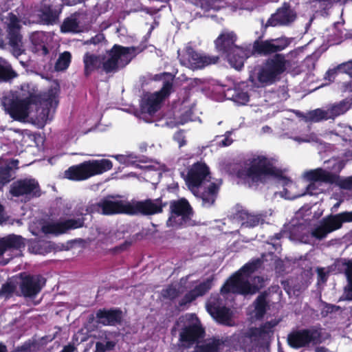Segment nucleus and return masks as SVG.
I'll return each instance as SVG.
<instances>
[{
	"label": "nucleus",
	"instance_id": "nucleus-23",
	"mask_svg": "<svg viewBox=\"0 0 352 352\" xmlns=\"http://www.w3.org/2000/svg\"><path fill=\"white\" fill-rule=\"evenodd\" d=\"M84 221L82 219H69L45 224L42 227V231L45 234H59L65 233L70 229L82 227Z\"/></svg>",
	"mask_w": 352,
	"mask_h": 352
},
{
	"label": "nucleus",
	"instance_id": "nucleus-64",
	"mask_svg": "<svg viewBox=\"0 0 352 352\" xmlns=\"http://www.w3.org/2000/svg\"><path fill=\"white\" fill-rule=\"evenodd\" d=\"M262 131L263 133H270L272 131V129L270 126H265L262 128Z\"/></svg>",
	"mask_w": 352,
	"mask_h": 352
},
{
	"label": "nucleus",
	"instance_id": "nucleus-24",
	"mask_svg": "<svg viewBox=\"0 0 352 352\" xmlns=\"http://www.w3.org/2000/svg\"><path fill=\"white\" fill-rule=\"evenodd\" d=\"M302 177L308 181L322 182L327 184H336L338 175L322 168H316L305 171Z\"/></svg>",
	"mask_w": 352,
	"mask_h": 352
},
{
	"label": "nucleus",
	"instance_id": "nucleus-7",
	"mask_svg": "<svg viewBox=\"0 0 352 352\" xmlns=\"http://www.w3.org/2000/svg\"><path fill=\"white\" fill-rule=\"evenodd\" d=\"M237 36L232 31H223L214 41L218 52L225 54L230 65L236 69H241L245 60L251 56L250 49L243 48L235 45Z\"/></svg>",
	"mask_w": 352,
	"mask_h": 352
},
{
	"label": "nucleus",
	"instance_id": "nucleus-19",
	"mask_svg": "<svg viewBox=\"0 0 352 352\" xmlns=\"http://www.w3.org/2000/svg\"><path fill=\"white\" fill-rule=\"evenodd\" d=\"M166 206V203H162L161 199H146L143 201L131 200V214L152 215L161 212Z\"/></svg>",
	"mask_w": 352,
	"mask_h": 352
},
{
	"label": "nucleus",
	"instance_id": "nucleus-15",
	"mask_svg": "<svg viewBox=\"0 0 352 352\" xmlns=\"http://www.w3.org/2000/svg\"><path fill=\"white\" fill-rule=\"evenodd\" d=\"M292 42V38L280 37L265 41L256 40L253 44L252 54L256 52L259 54L270 55L285 50Z\"/></svg>",
	"mask_w": 352,
	"mask_h": 352
},
{
	"label": "nucleus",
	"instance_id": "nucleus-45",
	"mask_svg": "<svg viewBox=\"0 0 352 352\" xmlns=\"http://www.w3.org/2000/svg\"><path fill=\"white\" fill-rule=\"evenodd\" d=\"M116 345V341H107L105 344L102 342H97L94 352H105L106 351H111L114 349Z\"/></svg>",
	"mask_w": 352,
	"mask_h": 352
},
{
	"label": "nucleus",
	"instance_id": "nucleus-59",
	"mask_svg": "<svg viewBox=\"0 0 352 352\" xmlns=\"http://www.w3.org/2000/svg\"><path fill=\"white\" fill-rule=\"evenodd\" d=\"M204 83V80L200 78H193L190 80L189 86L190 88H195L201 85Z\"/></svg>",
	"mask_w": 352,
	"mask_h": 352
},
{
	"label": "nucleus",
	"instance_id": "nucleus-49",
	"mask_svg": "<svg viewBox=\"0 0 352 352\" xmlns=\"http://www.w3.org/2000/svg\"><path fill=\"white\" fill-rule=\"evenodd\" d=\"M16 289V285L12 282H8L4 284L0 289V294L8 296L14 292Z\"/></svg>",
	"mask_w": 352,
	"mask_h": 352
},
{
	"label": "nucleus",
	"instance_id": "nucleus-36",
	"mask_svg": "<svg viewBox=\"0 0 352 352\" xmlns=\"http://www.w3.org/2000/svg\"><path fill=\"white\" fill-rule=\"evenodd\" d=\"M338 71L347 74L349 76H350V77L352 79V60L340 65L337 68L329 70L327 72L326 78H328L329 80H332V78H334V75L336 74ZM349 84V89L352 90V80L350 81Z\"/></svg>",
	"mask_w": 352,
	"mask_h": 352
},
{
	"label": "nucleus",
	"instance_id": "nucleus-60",
	"mask_svg": "<svg viewBox=\"0 0 352 352\" xmlns=\"http://www.w3.org/2000/svg\"><path fill=\"white\" fill-rule=\"evenodd\" d=\"M192 111L191 109L187 111L185 114L182 115L180 123L184 124L185 122L191 120Z\"/></svg>",
	"mask_w": 352,
	"mask_h": 352
},
{
	"label": "nucleus",
	"instance_id": "nucleus-10",
	"mask_svg": "<svg viewBox=\"0 0 352 352\" xmlns=\"http://www.w3.org/2000/svg\"><path fill=\"white\" fill-rule=\"evenodd\" d=\"M177 54L181 64L191 69H202L219 60L218 56L199 54L190 46L179 50Z\"/></svg>",
	"mask_w": 352,
	"mask_h": 352
},
{
	"label": "nucleus",
	"instance_id": "nucleus-11",
	"mask_svg": "<svg viewBox=\"0 0 352 352\" xmlns=\"http://www.w3.org/2000/svg\"><path fill=\"white\" fill-rule=\"evenodd\" d=\"M171 88L172 84L165 82L160 91L144 96L140 106L143 119L146 120L144 116L145 114L152 116L160 109L162 102L170 94Z\"/></svg>",
	"mask_w": 352,
	"mask_h": 352
},
{
	"label": "nucleus",
	"instance_id": "nucleus-16",
	"mask_svg": "<svg viewBox=\"0 0 352 352\" xmlns=\"http://www.w3.org/2000/svg\"><path fill=\"white\" fill-rule=\"evenodd\" d=\"M62 8L63 5L58 3V0H43L41 8L38 10V21L46 25L56 23Z\"/></svg>",
	"mask_w": 352,
	"mask_h": 352
},
{
	"label": "nucleus",
	"instance_id": "nucleus-1",
	"mask_svg": "<svg viewBox=\"0 0 352 352\" xmlns=\"http://www.w3.org/2000/svg\"><path fill=\"white\" fill-rule=\"evenodd\" d=\"M56 97V89H51L47 92L38 95L29 85H23L21 98L8 95L2 98L1 104L5 111L14 120L25 122L34 110H38L37 106L39 103L42 106V110L36 117L46 120L48 119L50 109H54L58 104Z\"/></svg>",
	"mask_w": 352,
	"mask_h": 352
},
{
	"label": "nucleus",
	"instance_id": "nucleus-31",
	"mask_svg": "<svg viewBox=\"0 0 352 352\" xmlns=\"http://www.w3.org/2000/svg\"><path fill=\"white\" fill-rule=\"evenodd\" d=\"M47 39L45 34L43 32H36L31 34L30 40L33 45L32 51L38 55L45 56L49 53V50L45 45V41Z\"/></svg>",
	"mask_w": 352,
	"mask_h": 352
},
{
	"label": "nucleus",
	"instance_id": "nucleus-47",
	"mask_svg": "<svg viewBox=\"0 0 352 352\" xmlns=\"http://www.w3.org/2000/svg\"><path fill=\"white\" fill-rule=\"evenodd\" d=\"M336 184L340 186L341 188L352 190V176L347 177L345 178H340L338 176V179Z\"/></svg>",
	"mask_w": 352,
	"mask_h": 352
},
{
	"label": "nucleus",
	"instance_id": "nucleus-55",
	"mask_svg": "<svg viewBox=\"0 0 352 352\" xmlns=\"http://www.w3.org/2000/svg\"><path fill=\"white\" fill-rule=\"evenodd\" d=\"M34 342L28 341L25 342L22 346L17 348L18 352H31L32 348L34 346Z\"/></svg>",
	"mask_w": 352,
	"mask_h": 352
},
{
	"label": "nucleus",
	"instance_id": "nucleus-26",
	"mask_svg": "<svg viewBox=\"0 0 352 352\" xmlns=\"http://www.w3.org/2000/svg\"><path fill=\"white\" fill-rule=\"evenodd\" d=\"M262 338L252 329L249 333L241 336L239 339L240 346L245 352H260L263 344Z\"/></svg>",
	"mask_w": 352,
	"mask_h": 352
},
{
	"label": "nucleus",
	"instance_id": "nucleus-43",
	"mask_svg": "<svg viewBox=\"0 0 352 352\" xmlns=\"http://www.w3.org/2000/svg\"><path fill=\"white\" fill-rule=\"evenodd\" d=\"M336 133L344 141H352V127L349 125H339L336 130Z\"/></svg>",
	"mask_w": 352,
	"mask_h": 352
},
{
	"label": "nucleus",
	"instance_id": "nucleus-54",
	"mask_svg": "<svg viewBox=\"0 0 352 352\" xmlns=\"http://www.w3.org/2000/svg\"><path fill=\"white\" fill-rule=\"evenodd\" d=\"M104 39V36L102 34H98L94 37H92L91 39L87 40L85 42V44L89 45L94 44L96 45Z\"/></svg>",
	"mask_w": 352,
	"mask_h": 352
},
{
	"label": "nucleus",
	"instance_id": "nucleus-17",
	"mask_svg": "<svg viewBox=\"0 0 352 352\" xmlns=\"http://www.w3.org/2000/svg\"><path fill=\"white\" fill-rule=\"evenodd\" d=\"M102 214L111 215L119 213L131 214V201L118 199L113 197H107L101 199L97 204Z\"/></svg>",
	"mask_w": 352,
	"mask_h": 352
},
{
	"label": "nucleus",
	"instance_id": "nucleus-44",
	"mask_svg": "<svg viewBox=\"0 0 352 352\" xmlns=\"http://www.w3.org/2000/svg\"><path fill=\"white\" fill-rule=\"evenodd\" d=\"M266 306L265 296L263 294L258 296L255 301V311L257 318H261L264 315L266 311Z\"/></svg>",
	"mask_w": 352,
	"mask_h": 352
},
{
	"label": "nucleus",
	"instance_id": "nucleus-25",
	"mask_svg": "<svg viewBox=\"0 0 352 352\" xmlns=\"http://www.w3.org/2000/svg\"><path fill=\"white\" fill-rule=\"evenodd\" d=\"M97 322L106 326H116L122 321V312L119 309H100L96 312Z\"/></svg>",
	"mask_w": 352,
	"mask_h": 352
},
{
	"label": "nucleus",
	"instance_id": "nucleus-14",
	"mask_svg": "<svg viewBox=\"0 0 352 352\" xmlns=\"http://www.w3.org/2000/svg\"><path fill=\"white\" fill-rule=\"evenodd\" d=\"M320 331L315 329H305L294 331L287 337L289 346L293 348H301L307 346L309 343L317 344L324 341Z\"/></svg>",
	"mask_w": 352,
	"mask_h": 352
},
{
	"label": "nucleus",
	"instance_id": "nucleus-22",
	"mask_svg": "<svg viewBox=\"0 0 352 352\" xmlns=\"http://www.w3.org/2000/svg\"><path fill=\"white\" fill-rule=\"evenodd\" d=\"M206 307L209 314L217 321L228 326L232 325L230 310L225 306H221L218 298L215 297L210 298Z\"/></svg>",
	"mask_w": 352,
	"mask_h": 352
},
{
	"label": "nucleus",
	"instance_id": "nucleus-39",
	"mask_svg": "<svg viewBox=\"0 0 352 352\" xmlns=\"http://www.w3.org/2000/svg\"><path fill=\"white\" fill-rule=\"evenodd\" d=\"M2 20L6 24L8 32L19 31L21 28L20 21L13 13H8L6 16L3 17Z\"/></svg>",
	"mask_w": 352,
	"mask_h": 352
},
{
	"label": "nucleus",
	"instance_id": "nucleus-58",
	"mask_svg": "<svg viewBox=\"0 0 352 352\" xmlns=\"http://www.w3.org/2000/svg\"><path fill=\"white\" fill-rule=\"evenodd\" d=\"M340 309V307L333 305H326L322 314L323 315H327L329 313H333Z\"/></svg>",
	"mask_w": 352,
	"mask_h": 352
},
{
	"label": "nucleus",
	"instance_id": "nucleus-5",
	"mask_svg": "<svg viewBox=\"0 0 352 352\" xmlns=\"http://www.w3.org/2000/svg\"><path fill=\"white\" fill-rule=\"evenodd\" d=\"M261 265L259 258L245 264L227 280L221 289V294L232 292L246 295L257 292L264 286V279L260 276H252L251 274Z\"/></svg>",
	"mask_w": 352,
	"mask_h": 352
},
{
	"label": "nucleus",
	"instance_id": "nucleus-40",
	"mask_svg": "<svg viewBox=\"0 0 352 352\" xmlns=\"http://www.w3.org/2000/svg\"><path fill=\"white\" fill-rule=\"evenodd\" d=\"M349 284L345 287L344 293L340 298V300H352V260L349 261L347 264V270L346 272Z\"/></svg>",
	"mask_w": 352,
	"mask_h": 352
},
{
	"label": "nucleus",
	"instance_id": "nucleus-21",
	"mask_svg": "<svg viewBox=\"0 0 352 352\" xmlns=\"http://www.w3.org/2000/svg\"><path fill=\"white\" fill-rule=\"evenodd\" d=\"M296 19V12L288 3H284L268 19L266 26L289 25Z\"/></svg>",
	"mask_w": 352,
	"mask_h": 352
},
{
	"label": "nucleus",
	"instance_id": "nucleus-29",
	"mask_svg": "<svg viewBox=\"0 0 352 352\" xmlns=\"http://www.w3.org/2000/svg\"><path fill=\"white\" fill-rule=\"evenodd\" d=\"M25 246L24 239L19 235L10 234L0 239V256L7 250H19Z\"/></svg>",
	"mask_w": 352,
	"mask_h": 352
},
{
	"label": "nucleus",
	"instance_id": "nucleus-9",
	"mask_svg": "<svg viewBox=\"0 0 352 352\" xmlns=\"http://www.w3.org/2000/svg\"><path fill=\"white\" fill-rule=\"evenodd\" d=\"M112 166V162L109 160H89L69 167L65 171L64 177L70 180H85L106 172L111 169Z\"/></svg>",
	"mask_w": 352,
	"mask_h": 352
},
{
	"label": "nucleus",
	"instance_id": "nucleus-41",
	"mask_svg": "<svg viewBox=\"0 0 352 352\" xmlns=\"http://www.w3.org/2000/svg\"><path fill=\"white\" fill-rule=\"evenodd\" d=\"M278 324V321L276 320H272L271 321L265 322L260 328H256L253 330L260 336L262 340H265V337L272 332L273 328Z\"/></svg>",
	"mask_w": 352,
	"mask_h": 352
},
{
	"label": "nucleus",
	"instance_id": "nucleus-6",
	"mask_svg": "<svg viewBox=\"0 0 352 352\" xmlns=\"http://www.w3.org/2000/svg\"><path fill=\"white\" fill-rule=\"evenodd\" d=\"M210 179L208 167L203 162L192 164L184 177L188 188L201 200V204L204 207H209L214 203L219 190L217 184L210 183L203 192H200L201 185L209 182Z\"/></svg>",
	"mask_w": 352,
	"mask_h": 352
},
{
	"label": "nucleus",
	"instance_id": "nucleus-4",
	"mask_svg": "<svg viewBox=\"0 0 352 352\" xmlns=\"http://www.w3.org/2000/svg\"><path fill=\"white\" fill-rule=\"evenodd\" d=\"M344 222H352V211L329 215L322 219L314 228H311L309 223L305 221L297 224L293 221L289 238L291 240L305 243H309L311 237L321 240L329 233L340 229Z\"/></svg>",
	"mask_w": 352,
	"mask_h": 352
},
{
	"label": "nucleus",
	"instance_id": "nucleus-46",
	"mask_svg": "<svg viewBox=\"0 0 352 352\" xmlns=\"http://www.w3.org/2000/svg\"><path fill=\"white\" fill-rule=\"evenodd\" d=\"M232 100L238 104H244L248 101L249 96L247 92L236 89L232 95Z\"/></svg>",
	"mask_w": 352,
	"mask_h": 352
},
{
	"label": "nucleus",
	"instance_id": "nucleus-61",
	"mask_svg": "<svg viewBox=\"0 0 352 352\" xmlns=\"http://www.w3.org/2000/svg\"><path fill=\"white\" fill-rule=\"evenodd\" d=\"M3 206L0 204V224L2 225L3 223H6V219L5 217H3L1 214L3 212Z\"/></svg>",
	"mask_w": 352,
	"mask_h": 352
},
{
	"label": "nucleus",
	"instance_id": "nucleus-51",
	"mask_svg": "<svg viewBox=\"0 0 352 352\" xmlns=\"http://www.w3.org/2000/svg\"><path fill=\"white\" fill-rule=\"evenodd\" d=\"M333 165L331 167V170L333 171L334 174L338 175L344 167L345 162L343 160H332Z\"/></svg>",
	"mask_w": 352,
	"mask_h": 352
},
{
	"label": "nucleus",
	"instance_id": "nucleus-42",
	"mask_svg": "<svg viewBox=\"0 0 352 352\" xmlns=\"http://www.w3.org/2000/svg\"><path fill=\"white\" fill-rule=\"evenodd\" d=\"M288 138L292 139L298 144L318 142L319 141L318 137L314 133L309 134L302 133L296 136H288Z\"/></svg>",
	"mask_w": 352,
	"mask_h": 352
},
{
	"label": "nucleus",
	"instance_id": "nucleus-48",
	"mask_svg": "<svg viewBox=\"0 0 352 352\" xmlns=\"http://www.w3.org/2000/svg\"><path fill=\"white\" fill-rule=\"evenodd\" d=\"M179 292L178 289L173 285L168 286L166 289H164L162 293L164 298L168 299L175 298L179 296Z\"/></svg>",
	"mask_w": 352,
	"mask_h": 352
},
{
	"label": "nucleus",
	"instance_id": "nucleus-12",
	"mask_svg": "<svg viewBox=\"0 0 352 352\" xmlns=\"http://www.w3.org/2000/svg\"><path fill=\"white\" fill-rule=\"evenodd\" d=\"M170 216L167 221L168 226L189 225L192 214L189 203L182 199L170 204Z\"/></svg>",
	"mask_w": 352,
	"mask_h": 352
},
{
	"label": "nucleus",
	"instance_id": "nucleus-32",
	"mask_svg": "<svg viewBox=\"0 0 352 352\" xmlns=\"http://www.w3.org/2000/svg\"><path fill=\"white\" fill-rule=\"evenodd\" d=\"M352 106V98H345L343 100L329 105L327 109L330 119H335L336 117L345 113Z\"/></svg>",
	"mask_w": 352,
	"mask_h": 352
},
{
	"label": "nucleus",
	"instance_id": "nucleus-56",
	"mask_svg": "<svg viewBox=\"0 0 352 352\" xmlns=\"http://www.w3.org/2000/svg\"><path fill=\"white\" fill-rule=\"evenodd\" d=\"M174 140L178 142L179 147L186 144L185 137L182 131H178L174 135Z\"/></svg>",
	"mask_w": 352,
	"mask_h": 352
},
{
	"label": "nucleus",
	"instance_id": "nucleus-52",
	"mask_svg": "<svg viewBox=\"0 0 352 352\" xmlns=\"http://www.w3.org/2000/svg\"><path fill=\"white\" fill-rule=\"evenodd\" d=\"M320 4V7L324 10H328L332 7L333 3L340 1L341 0H314Z\"/></svg>",
	"mask_w": 352,
	"mask_h": 352
},
{
	"label": "nucleus",
	"instance_id": "nucleus-34",
	"mask_svg": "<svg viewBox=\"0 0 352 352\" xmlns=\"http://www.w3.org/2000/svg\"><path fill=\"white\" fill-rule=\"evenodd\" d=\"M303 118L306 122H318L330 119L327 108L309 111L304 115Z\"/></svg>",
	"mask_w": 352,
	"mask_h": 352
},
{
	"label": "nucleus",
	"instance_id": "nucleus-27",
	"mask_svg": "<svg viewBox=\"0 0 352 352\" xmlns=\"http://www.w3.org/2000/svg\"><path fill=\"white\" fill-rule=\"evenodd\" d=\"M203 331L195 325L187 327L179 334V342L185 348H190L199 338L202 337Z\"/></svg>",
	"mask_w": 352,
	"mask_h": 352
},
{
	"label": "nucleus",
	"instance_id": "nucleus-3",
	"mask_svg": "<svg viewBox=\"0 0 352 352\" xmlns=\"http://www.w3.org/2000/svg\"><path fill=\"white\" fill-rule=\"evenodd\" d=\"M140 52L139 47L115 45L104 56L87 52L83 56L85 75L88 76L101 67L106 73L116 72L124 67Z\"/></svg>",
	"mask_w": 352,
	"mask_h": 352
},
{
	"label": "nucleus",
	"instance_id": "nucleus-13",
	"mask_svg": "<svg viewBox=\"0 0 352 352\" xmlns=\"http://www.w3.org/2000/svg\"><path fill=\"white\" fill-rule=\"evenodd\" d=\"M9 192L13 197H23L27 199L41 195L38 182L32 178L21 179L14 182L10 186Z\"/></svg>",
	"mask_w": 352,
	"mask_h": 352
},
{
	"label": "nucleus",
	"instance_id": "nucleus-38",
	"mask_svg": "<svg viewBox=\"0 0 352 352\" xmlns=\"http://www.w3.org/2000/svg\"><path fill=\"white\" fill-rule=\"evenodd\" d=\"M72 60V54L69 52L60 53L55 63L54 69L57 72H63L66 70Z\"/></svg>",
	"mask_w": 352,
	"mask_h": 352
},
{
	"label": "nucleus",
	"instance_id": "nucleus-50",
	"mask_svg": "<svg viewBox=\"0 0 352 352\" xmlns=\"http://www.w3.org/2000/svg\"><path fill=\"white\" fill-rule=\"evenodd\" d=\"M114 157L121 164L129 165L135 162L136 157L133 155H118Z\"/></svg>",
	"mask_w": 352,
	"mask_h": 352
},
{
	"label": "nucleus",
	"instance_id": "nucleus-2",
	"mask_svg": "<svg viewBox=\"0 0 352 352\" xmlns=\"http://www.w3.org/2000/svg\"><path fill=\"white\" fill-rule=\"evenodd\" d=\"M242 174L250 179L254 182H265L271 178L277 186L284 188L283 191L278 194L285 199H294L305 195H315L318 192L316 184H310L306 188V191L300 195L291 193L295 185L287 177L283 175L282 172L274 167L272 160L264 155H253L245 160Z\"/></svg>",
	"mask_w": 352,
	"mask_h": 352
},
{
	"label": "nucleus",
	"instance_id": "nucleus-62",
	"mask_svg": "<svg viewBox=\"0 0 352 352\" xmlns=\"http://www.w3.org/2000/svg\"><path fill=\"white\" fill-rule=\"evenodd\" d=\"M315 352H329V350L324 346H316Z\"/></svg>",
	"mask_w": 352,
	"mask_h": 352
},
{
	"label": "nucleus",
	"instance_id": "nucleus-33",
	"mask_svg": "<svg viewBox=\"0 0 352 352\" xmlns=\"http://www.w3.org/2000/svg\"><path fill=\"white\" fill-rule=\"evenodd\" d=\"M9 43L12 48V54L14 56H20L24 48L22 42V36L19 31L8 32Z\"/></svg>",
	"mask_w": 352,
	"mask_h": 352
},
{
	"label": "nucleus",
	"instance_id": "nucleus-28",
	"mask_svg": "<svg viewBox=\"0 0 352 352\" xmlns=\"http://www.w3.org/2000/svg\"><path fill=\"white\" fill-rule=\"evenodd\" d=\"M19 161L17 160H7L3 162L0 159V183H9L15 170L18 169Z\"/></svg>",
	"mask_w": 352,
	"mask_h": 352
},
{
	"label": "nucleus",
	"instance_id": "nucleus-53",
	"mask_svg": "<svg viewBox=\"0 0 352 352\" xmlns=\"http://www.w3.org/2000/svg\"><path fill=\"white\" fill-rule=\"evenodd\" d=\"M116 336L117 333L116 332L104 331L101 332L98 338L106 343L107 341H111V340Z\"/></svg>",
	"mask_w": 352,
	"mask_h": 352
},
{
	"label": "nucleus",
	"instance_id": "nucleus-8",
	"mask_svg": "<svg viewBox=\"0 0 352 352\" xmlns=\"http://www.w3.org/2000/svg\"><path fill=\"white\" fill-rule=\"evenodd\" d=\"M285 56L276 54L274 57L269 58L257 73L256 81L252 76L249 79L256 86H265L275 82L279 76L286 69Z\"/></svg>",
	"mask_w": 352,
	"mask_h": 352
},
{
	"label": "nucleus",
	"instance_id": "nucleus-63",
	"mask_svg": "<svg viewBox=\"0 0 352 352\" xmlns=\"http://www.w3.org/2000/svg\"><path fill=\"white\" fill-rule=\"evenodd\" d=\"M300 51V50H296L294 51H291L289 52V55H290L292 57H296L298 54V52Z\"/></svg>",
	"mask_w": 352,
	"mask_h": 352
},
{
	"label": "nucleus",
	"instance_id": "nucleus-57",
	"mask_svg": "<svg viewBox=\"0 0 352 352\" xmlns=\"http://www.w3.org/2000/svg\"><path fill=\"white\" fill-rule=\"evenodd\" d=\"M231 132L227 131L223 140L219 142V145L221 146H228L232 143V140L230 138Z\"/></svg>",
	"mask_w": 352,
	"mask_h": 352
},
{
	"label": "nucleus",
	"instance_id": "nucleus-20",
	"mask_svg": "<svg viewBox=\"0 0 352 352\" xmlns=\"http://www.w3.org/2000/svg\"><path fill=\"white\" fill-rule=\"evenodd\" d=\"M272 210L255 212L248 210H241L236 213V219L241 226L246 228H254L265 222V218L272 214Z\"/></svg>",
	"mask_w": 352,
	"mask_h": 352
},
{
	"label": "nucleus",
	"instance_id": "nucleus-30",
	"mask_svg": "<svg viewBox=\"0 0 352 352\" xmlns=\"http://www.w3.org/2000/svg\"><path fill=\"white\" fill-rule=\"evenodd\" d=\"M211 285L212 280L210 278H208L203 283H201L199 285L195 287L194 289L191 290L185 295L184 299L180 302V305H183L186 303L190 302L197 297L203 296L211 288Z\"/></svg>",
	"mask_w": 352,
	"mask_h": 352
},
{
	"label": "nucleus",
	"instance_id": "nucleus-37",
	"mask_svg": "<svg viewBox=\"0 0 352 352\" xmlns=\"http://www.w3.org/2000/svg\"><path fill=\"white\" fill-rule=\"evenodd\" d=\"M60 30L63 32H78L80 31L79 23L76 16L72 15L67 18L61 25Z\"/></svg>",
	"mask_w": 352,
	"mask_h": 352
},
{
	"label": "nucleus",
	"instance_id": "nucleus-35",
	"mask_svg": "<svg viewBox=\"0 0 352 352\" xmlns=\"http://www.w3.org/2000/svg\"><path fill=\"white\" fill-rule=\"evenodd\" d=\"M16 76V74L12 69L10 64L0 57V82L9 81Z\"/></svg>",
	"mask_w": 352,
	"mask_h": 352
},
{
	"label": "nucleus",
	"instance_id": "nucleus-18",
	"mask_svg": "<svg viewBox=\"0 0 352 352\" xmlns=\"http://www.w3.org/2000/svg\"><path fill=\"white\" fill-rule=\"evenodd\" d=\"M45 284V279L40 275L20 274L19 287L25 297H34Z\"/></svg>",
	"mask_w": 352,
	"mask_h": 352
}]
</instances>
